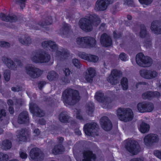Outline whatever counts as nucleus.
I'll list each match as a JSON object with an SVG mask.
<instances>
[{"mask_svg": "<svg viewBox=\"0 0 161 161\" xmlns=\"http://www.w3.org/2000/svg\"><path fill=\"white\" fill-rule=\"evenodd\" d=\"M100 22V19L97 15L92 14L86 18L80 19L79 25L82 30L86 31H90L92 30L93 25L97 26Z\"/></svg>", "mask_w": 161, "mask_h": 161, "instance_id": "obj_1", "label": "nucleus"}, {"mask_svg": "<svg viewBox=\"0 0 161 161\" xmlns=\"http://www.w3.org/2000/svg\"><path fill=\"white\" fill-rule=\"evenodd\" d=\"M82 161H96L97 157L96 155L89 150H84L83 152Z\"/></svg>", "mask_w": 161, "mask_h": 161, "instance_id": "obj_18", "label": "nucleus"}, {"mask_svg": "<svg viewBox=\"0 0 161 161\" xmlns=\"http://www.w3.org/2000/svg\"><path fill=\"white\" fill-rule=\"evenodd\" d=\"M0 18L3 20L7 22H15L17 20V16L14 14L6 16L4 14H0Z\"/></svg>", "mask_w": 161, "mask_h": 161, "instance_id": "obj_28", "label": "nucleus"}, {"mask_svg": "<svg viewBox=\"0 0 161 161\" xmlns=\"http://www.w3.org/2000/svg\"><path fill=\"white\" fill-rule=\"evenodd\" d=\"M64 73L66 76H69L70 73V70L68 68H65L64 70Z\"/></svg>", "mask_w": 161, "mask_h": 161, "instance_id": "obj_58", "label": "nucleus"}, {"mask_svg": "<svg viewBox=\"0 0 161 161\" xmlns=\"http://www.w3.org/2000/svg\"><path fill=\"white\" fill-rule=\"evenodd\" d=\"M29 120L28 112L24 111L20 113L18 119V122L22 124L28 122Z\"/></svg>", "mask_w": 161, "mask_h": 161, "instance_id": "obj_23", "label": "nucleus"}, {"mask_svg": "<svg viewBox=\"0 0 161 161\" xmlns=\"http://www.w3.org/2000/svg\"><path fill=\"white\" fill-rule=\"evenodd\" d=\"M10 46L9 43L5 42H0V46L2 47L8 48L10 47Z\"/></svg>", "mask_w": 161, "mask_h": 161, "instance_id": "obj_48", "label": "nucleus"}, {"mask_svg": "<svg viewBox=\"0 0 161 161\" xmlns=\"http://www.w3.org/2000/svg\"><path fill=\"white\" fill-rule=\"evenodd\" d=\"M30 156L32 159L36 161H42L44 159V154L40 149L35 148L31 150Z\"/></svg>", "mask_w": 161, "mask_h": 161, "instance_id": "obj_14", "label": "nucleus"}, {"mask_svg": "<svg viewBox=\"0 0 161 161\" xmlns=\"http://www.w3.org/2000/svg\"><path fill=\"white\" fill-rule=\"evenodd\" d=\"M100 42L103 45L106 47L111 46L112 42L111 38L105 33H104L101 35Z\"/></svg>", "mask_w": 161, "mask_h": 161, "instance_id": "obj_24", "label": "nucleus"}, {"mask_svg": "<svg viewBox=\"0 0 161 161\" xmlns=\"http://www.w3.org/2000/svg\"><path fill=\"white\" fill-rule=\"evenodd\" d=\"M29 109L31 113L37 116L42 117L44 115L43 112L37 106L33 103H31L29 104Z\"/></svg>", "mask_w": 161, "mask_h": 161, "instance_id": "obj_19", "label": "nucleus"}, {"mask_svg": "<svg viewBox=\"0 0 161 161\" xmlns=\"http://www.w3.org/2000/svg\"><path fill=\"white\" fill-rule=\"evenodd\" d=\"M10 71L9 69H6L4 71L3 75L4 79L6 81L8 82L10 80Z\"/></svg>", "mask_w": 161, "mask_h": 161, "instance_id": "obj_41", "label": "nucleus"}, {"mask_svg": "<svg viewBox=\"0 0 161 161\" xmlns=\"http://www.w3.org/2000/svg\"><path fill=\"white\" fill-rule=\"evenodd\" d=\"M62 98L64 102L70 105H73L80 99L79 92L72 89H67L63 93Z\"/></svg>", "mask_w": 161, "mask_h": 161, "instance_id": "obj_3", "label": "nucleus"}, {"mask_svg": "<svg viewBox=\"0 0 161 161\" xmlns=\"http://www.w3.org/2000/svg\"><path fill=\"white\" fill-rule=\"evenodd\" d=\"M64 150L63 146L61 144L55 145L52 150L53 154L54 155L59 154L63 152Z\"/></svg>", "mask_w": 161, "mask_h": 161, "instance_id": "obj_30", "label": "nucleus"}, {"mask_svg": "<svg viewBox=\"0 0 161 161\" xmlns=\"http://www.w3.org/2000/svg\"><path fill=\"white\" fill-rule=\"evenodd\" d=\"M139 1L142 4L148 5L152 3L153 0H139Z\"/></svg>", "mask_w": 161, "mask_h": 161, "instance_id": "obj_52", "label": "nucleus"}, {"mask_svg": "<svg viewBox=\"0 0 161 161\" xmlns=\"http://www.w3.org/2000/svg\"><path fill=\"white\" fill-rule=\"evenodd\" d=\"M140 74L141 76L145 79H150L154 78L158 75V73L154 70H141Z\"/></svg>", "mask_w": 161, "mask_h": 161, "instance_id": "obj_16", "label": "nucleus"}, {"mask_svg": "<svg viewBox=\"0 0 161 161\" xmlns=\"http://www.w3.org/2000/svg\"><path fill=\"white\" fill-rule=\"evenodd\" d=\"M149 125L145 123H142L140 125V130L141 132L143 133L147 132L149 130Z\"/></svg>", "mask_w": 161, "mask_h": 161, "instance_id": "obj_33", "label": "nucleus"}, {"mask_svg": "<svg viewBox=\"0 0 161 161\" xmlns=\"http://www.w3.org/2000/svg\"><path fill=\"white\" fill-rule=\"evenodd\" d=\"M118 118L125 122L130 121L133 118V114L131 109L124 108H119L117 111Z\"/></svg>", "mask_w": 161, "mask_h": 161, "instance_id": "obj_5", "label": "nucleus"}, {"mask_svg": "<svg viewBox=\"0 0 161 161\" xmlns=\"http://www.w3.org/2000/svg\"><path fill=\"white\" fill-rule=\"evenodd\" d=\"M147 35L146 28L144 25H140V36L141 38L145 37Z\"/></svg>", "mask_w": 161, "mask_h": 161, "instance_id": "obj_37", "label": "nucleus"}, {"mask_svg": "<svg viewBox=\"0 0 161 161\" xmlns=\"http://www.w3.org/2000/svg\"><path fill=\"white\" fill-rule=\"evenodd\" d=\"M160 93L157 92H147L143 93L142 95V98L144 99H150L153 97L158 98L159 97Z\"/></svg>", "mask_w": 161, "mask_h": 161, "instance_id": "obj_27", "label": "nucleus"}, {"mask_svg": "<svg viewBox=\"0 0 161 161\" xmlns=\"http://www.w3.org/2000/svg\"><path fill=\"white\" fill-rule=\"evenodd\" d=\"M120 82L123 90H127L128 88V79L125 77H123L121 80Z\"/></svg>", "mask_w": 161, "mask_h": 161, "instance_id": "obj_36", "label": "nucleus"}, {"mask_svg": "<svg viewBox=\"0 0 161 161\" xmlns=\"http://www.w3.org/2000/svg\"><path fill=\"white\" fill-rule=\"evenodd\" d=\"M47 18L44 21L43 20L40 21L38 23V25L44 27L46 25H48L51 24L52 20L49 19H48L49 20H47Z\"/></svg>", "mask_w": 161, "mask_h": 161, "instance_id": "obj_39", "label": "nucleus"}, {"mask_svg": "<svg viewBox=\"0 0 161 161\" xmlns=\"http://www.w3.org/2000/svg\"><path fill=\"white\" fill-rule=\"evenodd\" d=\"M18 40L21 44L25 46H28L32 43V39L28 35L21 36L18 38Z\"/></svg>", "mask_w": 161, "mask_h": 161, "instance_id": "obj_26", "label": "nucleus"}, {"mask_svg": "<svg viewBox=\"0 0 161 161\" xmlns=\"http://www.w3.org/2000/svg\"><path fill=\"white\" fill-rule=\"evenodd\" d=\"M12 146L11 142L8 140H6L2 142V148L3 149L6 150L10 149Z\"/></svg>", "mask_w": 161, "mask_h": 161, "instance_id": "obj_34", "label": "nucleus"}, {"mask_svg": "<svg viewBox=\"0 0 161 161\" xmlns=\"http://www.w3.org/2000/svg\"><path fill=\"white\" fill-rule=\"evenodd\" d=\"M11 90L14 92H18L21 90V88L18 86L13 87L11 88Z\"/></svg>", "mask_w": 161, "mask_h": 161, "instance_id": "obj_57", "label": "nucleus"}, {"mask_svg": "<svg viewBox=\"0 0 161 161\" xmlns=\"http://www.w3.org/2000/svg\"><path fill=\"white\" fill-rule=\"evenodd\" d=\"M31 24V26L32 28L36 30H38V28L36 26V24L35 23L33 22Z\"/></svg>", "mask_w": 161, "mask_h": 161, "instance_id": "obj_63", "label": "nucleus"}, {"mask_svg": "<svg viewBox=\"0 0 161 161\" xmlns=\"http://www.w3.org/2000/svg\"><path fill=\"white\" fill-rule=\"evenodd\" d=\"M19 156L22 159H25L27 157L26 152L22 149H20L19 152Z\"/></svg>", "mask_w": 161, "mask_h": 161, "instance_id": "obj_46", "label": "nucleus"}, {"mask_svg": "<svg viewBox=\"0 0 161 161\" xmlns=\"http://www.w3.org/2000/svg\"><path fill=\"white\" fill-rule=\"evenodd\" d=\"M154 155L158 158L161 159V151L156 150L154 151Z\"/></svg>", "mask_w": 161, "mask_h": 161, "instance_id": "obj_54", "label": "nucleus"}, {"mask_svg": "<svg viewBox=\"0 0 161 161\" xmlns=\"http://www.w3.org/2000/svg\"><path fill=\"white\" fill-rule=\"evenodd\" d=\"M17 132V140L18 141L25 142L29 138V132L25 129H22Z\"/></svg>", "mask_w": 161, "mask_h": 161, "instance_id": "obj_21", "label": "nucleus"}, {"mask_svg": "<svg viewBox=\"0 0 161 161\" xmlns=\"http://www.w3.org/2000/svg\"><path fill=\"white\" fill-rule=\"evenodd\" d=\"M159 141L158 136L154 134H148L145 136L144 139V143L147 147L151 146L154 143L158 142Z\"/></svg>", "mask_w": 161, "mask_h": 161, "instance_id": "obj_15", "label": "nucleus"}, {"mask_svg": "<svg viewBox=\"0 0 161 161\" xmlns=\"http://www.w3.org/2000/svg\"><path fill=\"white\" fill-rule=\"evenodd\" d=\"M114 37L115 38L117 39L121 37V33H118V34L116 33L115 31L114 32Z\"/></svg>", "mask_w": 161, "mask_h": 161, "instance_id": "obj_59", "label": "nucleus"}, {"mask_svg": "<svg viewBox=\"0 0 161 161\" xmlns=\"http://www.w3.org/2000/svg\"><path fill=\"white\" fill-rule=\"evenodd\" d=\"M125 4L130 6L133 3V0H125Z\"/></svg>", "mask_w": 161, "mask_h": 161, "instance_id": "obj_60", "label": "nucleus"}, {"mask_svg": "<svg viewBox=\"0 0 161 161\" xmlns=\"http://www.w3.org/2000/svg\"><path fill=\"white\" fill-rule=\"evenodd\" d=\"M126 147L129 152L133 154H137L140 149L138 143L134 140L128 141L126 145Z\"/></svg>", "mask_w": 161, "mask_h": 161, "instance_id": "obj_13", "label": "nucleus"}, {"mask_svg": "<svg viewBox=\"0 0 161 161\" xmlns=\"http://www.w3.org/2000/svg\"><path fill=\"white\" fill-rule=\"evenodd\" d=\"M43 70L31 65L27 66L25 68L26 73L33 79L39 77L43 74Z\"/></svg>", "mask_w": 161, "mask_h": 161, "instance_id": "obj_7", "label": "nucleus"}, {"mask_svg": "<svg viewBox=\"0 0 161 161\" xmlns=\"http://www.w3.org/2000/svg\"><path fill=\"white\" fill-rule=\"evenodd\" d=\"M42 47L44 48H48L52 52L56 51V57L60 59H64L69 56L68 51L63 49L60 51H58V47L55 42L50 40L45 41L42 42Z\"/></svg>", "mask_w": 161, "mask_h": 161, "instance_id": "obj_2", "label": "nucleus"}, {"mask_svg": "<svg viewBox=\"0 0 161 161\" xmlns=\"http://www.w3.org/2000/svg\"><path fill=\"white\" fill-rule=\"evenodd\" d=\"M59 119L62 123L69 122L70 120V117L65 111L61 112L58 116Z\"/></svg>", "mask_w": 161, "mask_h": 161, "instance_id": "obj_29", "label": "nucleus"}, {"mask_svg": "<svg viewBox=\"0 0 161 161\" xmlns=\"http://www.w3.org/2000/svg\"><path fill=\"white\" fill-rule=\"evenodd\" d=\"M144 46L147 48H150L152 46V42L150 39L146 40L145 42Z\"/></svg>", "mask_w": 161, "mask_h": 161, "instance_id": "obj_50", "label": "nucleus"}, {"mask_svg": "<svg viewBox=\"0 0 161 161\" xmlns=\"http://www.w3.org/2000/svg\"><path fill=\"white\" fill-rule=\"evenodd\" d=\"M113 2L114 0H97L96 3V7L98 10L104 11Z\"/></svg>", "mask_w": 161, "mask_h": 161, "instance_id": "obj_17", "label": "nucleus"}, {"mask_svg": "<svg viewBox=\"0 0 161 161\" xmlns=\"http://www.w3.org/2000/svg\"><path fill=\"white\" fill-rule=\"evenodd\" d=\"M119 58L122 61H126L128 60V58L126 54L122 53L119 55Z\"/></svg>", "mask_w": 161, "mask_h": 161, "instance_id": "obj_49", "label": "nucleus"}, {"mask_svg": "<svg viewBox=\"0 0 161 161\" xmlns=\"http://www.w3.org/2000/svg\"><path fill=\"white\" fill-rule=\"evenodd\" d=\"M46 84L45 81H40L38 83V86L39 89L41 90Z\"/></svg>", "mask_w": 161, "mask_h": 161, "instance_id": "obj_53", "label": "nucleus"}, {"mask_svg": "<svg viewBox=\"0 0 161 161\" xmlns=\"http://www.w3.org/2000/svg\"><path fill=\"white\" fill-rule=\"evenodd\" d=\"M98 58L97 56L89 54L88 61L95 63L98 61Z\"/></svg>", "mask_w": 161, "mask_h": 161, "instance_id": "obj_43", "label": "nucleus"}, {"mask_svg": "<svg viewBox=\"0 0 161 161\" xmlns=\"http://www.w3.org/2000/svg\"><path fill=\"white\" fill-rule=\"evenodd\" d=\"M136 62L140 66L143 67H148L152 64V60L148 57L145 56L142 53H139L136 56Z\"/></svg>", "mask_w": 161, "mask_h": 161, "instance_id": "obj_8", "label": "nucleus"}, {"mask_svg": "<svg viewBox=\"0 0 161 161\" xmlns=\"http://www.w3.org/2000/svg\"><path fill=\"white\" fill-rule=\"evenodd\" d=\"M76 42L78 45L83 47H93L96 44L95 39L91 36L78 37L76 39Z\"/></svg>", "mask_w": 161, "mask_h": 161, "instance_id": "obj_6", "label": "nucleus"}, {"mask_svg": "<svg viewBox=\"0 0 161 161\" xmlns=\"http://www.w3.org/2000/svg\"><path fill=\"white\" fill-rule=\"evenodd\" d=\"M58 77V74L53 71L49 72L47 76V79L51 81L57 80Z\"/></svg>", "mask_w": 161, "mask_h": 161, "instance_id": "obj_32", "label": "nucleus"}, {"mask_svg": "<svg viewBox=\"0 0 161 161\" xmlns=\"http://www.w3.org/2000/svg\"><path fill=\"white\" fill-rule=\"evenodd\" d=\"M40 133V131L38 129H36L34 131L33 134L34 136V138L36 139V137L38 136Z\"/></svg>", "mask_w": 161, "mask_h": 161, "instance_id": "obj_55", "label": "nucleus"}, {"mask_svg": "<svg viewBox=\"0 0 161 161\" xmlns=\"http://www.w3.org/2000/svg\"><path fill=\"white\" fill-rule=\"evenodd\" d=\"M88 74L85 73L84 75V78L85 80L88 82H92V81L93 78L95 75V71L92 68H90L87 69Z\"/></svg>", "mask_w": 161, "mask_h": 161, "instance_id": "obj_25", "label": "nucleus"}, {"mask_svg": "<svg viewBox=\"0 0 161 161\" xmlns=\"http://www.w3.org/2000/svg\"><path fill=\"white\" fill-rule=\"evenodd\" d=\"M151 29L154 34H161V22L158 21H153L152 23Z\"/></svg>", "mask_w": 161, "mask_h": 161, "instance_id": "obj_22", "label": "nucleus"}, {"mask_svg": "<svg viewBox=\"0 0 161 161\" xmlns=\"http://www.w3.org/2000/svg\"><path fill=\"white\" fill-rule=\"evenodd\" d=\"M86 111L88 114H91L94 109V106L93 103L89 102L87 103L86 106Z\"/></svg>", "mask_w": 161, "mask_h": 161, "instance_id": "obj_31", "label": "nucleus"}, {"mask_svg": "<svg viewBox=\"0 0 161 161\" xmlns=\"http://www.w3.org/2000/svg\"><path fill=\"white\" fill-rule=\"evenodd\" d=\"M98 125L95 123H88L84 126V131L86 134L89 136H97Z\"/></svg>", "mask_w": 161, "mask_h": 161, "instance_id": "obj_9", "label": "nucleus"}, {"mask_svg": "<svg viewBox=\"0 0 161 161\" xmlns=\"http://www.w3.org/2000/svg\"><path fill=\"white\" fill-rule=\"evenodd\" d=\"M70 29V25L66 24H64L61 29L62 32L64 35H65L68 33Z\"/></svg>", "mask_w": 161, "mask_h": 161, "instance_id": "obj_38", "label": "nucleus"}, {"mask_svg": "<svg viewBox=\"0 0 161 161\" xmlns=\"http://www.w3.org/2000/svg\"><path fill=\"white\" fill-rule=\"evenodd\" d=\"M51 131L53 132V133H57V132L58 130V129L57 127L52 126L51 127Z\"/></svg>", "mask_w": 161, "mask_h": 161, "instance_id": "obj_56", "label": "nucleus"}, {"mask_svg": "<svg viewBox=\"0 0 161 161\" xmlns=\"http://www.w3.org/2000/svg\"><path fill=\"white\" fill-rule=\"evenodd\" d=\"M5 115V110L3 109H1L0 110V120H1V118Z\"/></svg>", "mask_w": 161, "mask_h": 161, "instance_id": "obj_61", "label": "nucleus"}, {"mask_svg": "<svg viewBox=\"0 0 161 161\" xmlns=\"http://www.w3.org/2000/svg\"><path fill=\"white\" fill-rule=\"evenodd\" d=\"M100 125L102 128L106 131H109L112 127L111 121L106 116L102 117L100 119Z\"/></svg>", "mask_w": 161, "mask_h": 161, "instance_id": "obj_20", "label": "nucleus"}, {"mask_svg": "<svg viewBox=\"0 0 161 161\" xmlns=\"http://www.w3.org/2000/svg\"><path fill=\"white\" fill-rule=\"evenodd\" d=\"M16 104H17L19 106L21 105L22 103V100L20 99H16Z\"/></svg>", "mask_w": 161, "mask_h": 161, "instance_id": "obj_62", "label": "nucleus"}, {"mask_svg": "<svg viewBox=\"0 0 161 161\" xmlns=\"http://www.w3.org/2000/svg\"><path fill=\"white\" fill-rule=\"evenodd\" d=\"M8 158V155L3 153H0V161H7Z\"/></svg>", "mask_w": 161, "mask_h": 161, "instance_id": "obj_47", "label": "nucleus"}, {"mask_svg": "<svg viewBox=\"0 0 161 161\" xmlns=\"http://www.w3.org/2000/svg\"><path fill=\"white\" fill-rule=\"evenodd\" d=\"M145 105L146 112H151L154 108L153 105L152 103L145 102Z\"/></svg>", "mask_w": 161, "mask_h": 161, "instance_id": "obj_42", "label": "nucleus"}, {"mask_svg": "<svg viewBox=\"0 0 161 161\" xmlns=\"http://www.w3.org/2000/svg\"><path fill=\"white\" fill-rule=\"evenodd\" d=\"M122 76V73L116 69L112 70L110 75L107 78V81L111 84L115 85L119 83L120 77Z\"/></svg>", "mask_w": 161, "mask_h": 161, "instance_id": "obj_11", "label": "nucleus"}, {"mask_svg": "<svg viewBox=\"0 0 161 161\" xmlns=\"http://www.w3.org/2000/svg\"><path fill=\"white\" fill-rule=\"evenodd\" d=\"M30 58L33 62L42 64L48 62L51 59V56L49 53L45 51L37 50L31 52Z\"/></svg>", "mask_w": 161, "mask_h": 161, "instance_id": "obj_4", "label": "nucleus"}, {"mask_svg": "<svg viewBox=\"0 0 161 161\" xmlns=\"http://www.w3.org/2000/svg\"><path fill=\"white\" fill-rule=\"evenodd\" d=\"M80 111L77 109H75L73 111V114L74 115H75L76 118L79 119L81 121L83 120V119L80 114Z\"/></svg>", "mask_w": 161, "mask_h": 161, "instance_id": "obj_40", "label": "nucleus"}, {"mask_svg": "<svg viewBox=\"0 0 161 161\" xmlns=\"http://www.w3.org/2000/svg\"><path fill=\"white\" fill-rule=\"evenodd\" d=\"M78 55L81 58L88 61L89 54L84 52H80L79 53Z\"/></svg>", "mask_w": 161, "mask_h": 161, "instance_id": "obj_44", "label": "nucleus"}, {"mask_svg": "<svg viewBox=\"0 0 161 161\" xmlns=\"http://www.w3.org/2000/svg\"><path fill=\"white\" fill-rule=\"evenodd\" d=\"M72 63L75 67L77 68H80V63L78 59L76 58L73 59L72 60Z\"/></svg>", "mask_w": 161, "mask_h": 161, "instance_id": "obj_51", "label": "nucleus"}, {"mask_svg": "<svg viewBox=\"0 0 161 161\" xmlns=\"http://www.w3.org/2000/svg\"><path fill=\"white\" fill-rule=\"evenodd\" d=\"M95 97L97 101L103 103V108H110V104L112 102L111 99L109 97H104L103 92H97Z\"/></svg>", "mask_w": 161, "mask_h": 161, "instance_id": "obj_10", "label": "nucleus"}, {"mask_svg": "<svg viewBox=\"0 0 161 161\" xmlns=\"http://www.w3.org/2000/svg\"><path fill=\"white\" fill-rule=\"evenodd\" d=\"M2 60L7 67L11 70H16L17 66H22V63L19 60L16 61L17 64L11 58L5 56L3 57Z\"/></svg>", "mask_w": 161, "mask_h": 161, "instance_id": "obj_12", "label": "nucleus"}, {"mask_svg": "<svg viewBox=\"0 0 161 161\" xmlns=\"http://www.w3.org/2000/svg\"><path fill=\"white\" fill-rule=\"evenodd\" d=\"M130 161H143V159L142 158H134L131 159Z\"/></svg>", "mask_w": 161, "mask_h": 161, "instance_id": "obj_64", "label": "nucleus"}, {"mask_svg": "<svg viewBox=\"0 0 161 161\" xmlns=\"http://www.w3.org/2000/svg\"><path fill=\"white\" fill-rule=\"evenodd\" d=\"M26 0H14L16 3L19 5L21 9L25 7V2Z\"/></svg>", "mask_w": 161, "mask_h": 161, "instance_id": "obj_45", "label": "nucleus"}, {"mask_svg": "<svg viewBox=\"0 0 161 161\" xmlns=\"http://www.w3.org/2000/svg\"><path fill=\"white\" fill-rule=\"evenodd\" d=\"M145 102H142L139 103L137 105V109L139 112L144 113L146 112L145 108Z\"/></svg>", "mask_w": 161, "mask_h": 161, "instance_id": "obj_35", "label": "nucleus"}]
</instances>
